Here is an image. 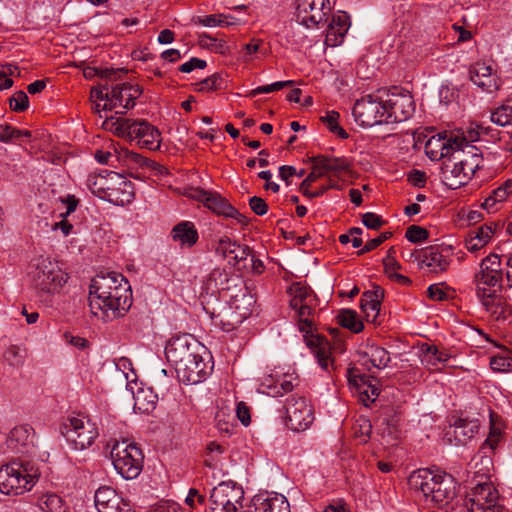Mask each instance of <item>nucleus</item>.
<instances>
[{"mask_svg": "<svg viewBox=\"0 0 512 512\" xmlns=\"http://www.w3.org/2000/svg\"><path fill=\"white\" fill-rule=\"evenodd\" d=\"M365 355L368 357L370 363L378 369L385 368L390 362L388 351L379 346L370 347L365 352Z\"/></svg>", "mask_w": 512, "mask_h": 512, "instance_id": "obj_43", "label": "nucleus"}, {"mask_svg": "<svg viewBox=\"0 0 512 512\" xmlns=\"http://www.w3.org/2000/svg\"><path fill=\"white\" fill-rule=\"evenodd\" d=\"M410 489L422 493L427 503L442 508L456 497V483L451 475L434 474L428 469L414 471L408 478Z\"/></svg>", "mask_w": 512, "mask_h": 512, "instance_id": "obj_4", "label": "nucleus"}, {"mask_svg": "<svg viewBox=\"0 0 512 512\" xmlns=\"http://www.w3.org/2000/svg\"><path fill=\"white\" fill-rule=\"evenodd\" d=\"M352 114L355 121L362 127L386 123L383 98L376 95H367L357 100Z\"/></svg>", "mask_w": 512, "mask_h": 512, "instance_id": "obj_13", "label": "nucleus"}, {"mask_svg": "<svg viewBox=\"0 0 512 512\" xmlns=\"http://www.w3.org/2000/svg\"><path fill=\"white\" fill-rule=\"evenodd\" d=\"M134 409L142 412L149 413L155 408L157 395L151 389L139 388L133 393Z\"/></svg>", "mask_w": 512, "mask_h": 512, "instance_id": "obj_37", "label": "nucleus"}, {"mask_svg": "<svg viewBox=\"0 0 512 512\" xmlns=\"http://www.w3.org/2000/svg\"><path fill=\"white\" fill-rule=\"evenodd\" d=\"M291 295L290 306L295 308L302 304L313 303L315 301V295L311 288L302 283H294L289 288Z\"/></svg>", "mask_w": 512, "mask_h": 512, "instance_id": "obj_36", "label": "nucleus"}, {"mask_svg": "<svg viewBox=\"0 0 512 512\" xmlns=\"http://www.w3.org/2000/svg\"><path fill=\"white\" fill-rule=\"evenodd\" d=\"M118 494L117 492L108 486L100 487L95 492V507L97 508L98 512H100L104 507H107L108 503H112L115 501H118Z\"/></svg>", "mask_w": 512, "mask_h": 512, "instance_id": "obj_44", "label": "nucleus"}, {"mask_svg": "<svg viewBox=\"0 0 512 512\" xmlns=\"http://www.w3.org/2000/svg\"><path fill=\"white\" fill-rule=\"evenodd\" d=\"M417 259L421 267H427L431 272L445 271L450 264L449 259L441 253L437 246L426 247L421 251Z\"/></svg>", "mask_w": 512, "mask_h": 512, "instance_id": "obj_28", "label": "nucleus"}, {"mask_svg": "<svg viewBox=\"0 0 512 512\" xmlns=\"http://www.w3.org/2000/svg\"><path fill=\"white\" fill-rule=\"evenodd\" d=\"M461 144L459 137L449 138L434 135L425 144V153L431 160L449 157L454 149Z\"/></svg>", "mask_w": 512, "mask_h": 512, "instance_id": "obj_22", "label": "nucleus"}, {"mask_svg": "<svg viewBox=\"0 0 512 512\" xmlns=\"http://www.w3.org/2000/svg\"><path fill=\"white\" fill-rule=\"evenodd\" d=\"M467 512H508L491 481H477L463 500Z\"/></svg>", "mask_w": 512, "mask_h": 512, "instance_id": "obj_8", "label": "nucleus"}, {"mask_svg": "<svg viewBox=\"0 0 512 512\" xmlns=\"http://www.w3.org/2000/svg\"><path fill=\"white\" fill-rule=\"evenodd\" d=\"M272 378L262 382L259 391L267 393L271 396H282L284 393L290 392L298 384V377L294 374H285L281 379L273 383Z\"/></svg>", "mask_w": 512, "mask_h": 512, "instance_id": "obj_30", "label": "nucleus"}, {"mask_svg": "<svg viewBox=\"0 0 512 512\" xmlns=\"http://www.w3.org/2000/svg\"><path fill=\"white\" fill-rule=\"evenodd\" d=\"M221 81H222V79H221L220 75L214 74V75L202 80L201 82H199L197 84V86H198L197 90L200 92L215 90V89L219 88Z\"/></svg>", "mask_w": 512, "mask_h": 512, "instance_id": "obj_64", "label": "nucleus"}, {"mask_svg": "<svg viewBox=\"0 0 512 512\" xmlns=\"http://www.w3.org/2000/svg\"><path fill=\"white\" fill-rule=\"evenodd\" d=\"M34 430L29 425H19L14 427L7 438V445L16 452H23L33 443Z\"/></svg>", "mask_w": 512, "mask_h": 512, "instance_id": "obj_31", "label": "nucleus"}, {"mask_svg": "<svg viewBox=\"0 0 512 512\" xmlns=\"http://www.w3.org/2000/svg\"><path fill=\"white\" fill-rule=\"evenodd\" d=\"M362 223L369 229L378 230L385 222L377 214L367 212L362 215Z\"/></svg>", "mask_w": 512, "mask_h": 512, "instance_id": "obj_63", "label": "nucleus"}, {"mask_svg": "<svg viewBox=\"0 0 512 512\" xmlns=\"http://www.w3.org/2000/svg\"><path fill=\"white\" fill-rule=\"evenodd\" d=\"M338 323L344 327L349 329L354 333H359L363 330V324L358 319L356 312L352 310H342L338 315Z\"/></svg>", "mask_w": 512, "mask_h": 512, "instance_id": "obj_41", "label": "nucleus"}, {"mask_svg": "<svg viewBox=\"0 0 512 512\" xmlns=\"http://www.w3.org/2000/svg\"><path fill=\"white\" fill-rule=\"evenodd\" d=\"M143 90L137 84L122 83L114 86L111 90L110 100L103 104V110L121 108L117 114H124L127 109L135 106V100L140 97Z\"/></svg>", "mask_w": 512, "mask_h": 512, "instance_id": "obj_18", "label": "nucleus"}, {"mask_svg": "<svg viewBox=\"0 0 512 512\" xmlns=\"http://www.w3.org/2000/svg\"><path fill=\"white\" fill-rule=\"evenodd\" d=\"M490 367L495 372L512 371V356L509 352L504 351L490 359Z\"/></svg>", "mask_w": 512, "mask_h": 512, "instance_id": "obj_49", "label": "nucleus"}, {"mask_svg": "<svg viewBox=\"0 0 512 512\" xmlns=\"http://www.w3.org/2000/svg\"><path fill=\"white\" fill-rule=\"evenodd\" d=\"M252 253L253 251L248 246L236 244L229 262H233V265L238 266V269H247L249 267L248 259Z\"/></svg>", "mask_w": 512, "mask_h": 512, "instance_id": "obj_47", "label": "nucleus"}, {"mask_svg": "<svg viewBox=\"0 0 512 512\" xmlns=\"http://www.w3.org/2000/svg\"><path fill=\"white\" fill-rule=\"evenodd\" d=\"M286 425L293 431H304L313 423L311 405L303 396H292L286 402Z\"/></svg>", "mask_w": 512, "mask_h": 512, "instance_id": "obj_14", "label": "nucleus"}, {"mask_svg": "<svg viewBox=\"0 0 512 512\" xmlns=\"http://www.w3.org/2000/svg\"><path fill=\"white\" fill-rule=\"evenodd\" d=\"M37 505L43 512H66V506L62 498L54 493H46L40 496Z\"/></svg>", "mask_w": 512, "mask_h": 512, "instance_id": "obj_38", "label": "nucleus"}, {"mask_svg": "<svg viewBox=\"0 0 512 512\" xmlns=\"http://www.w3.org/2000/svg\"><path fill=\"white\" fill-rule=\"evenodd\" d=\"M438 347L435 345H426V348L422 350V363L428 367L436 368L439 361L437 357Z\"/></svg>", "mask_w": 512, "mask_h": 512, "instance_id": "obj_58", "label": "nucleus"}, {"mask_svg": "<svg viewBox=\"0 0 512 512\" xmlns=\"http://www.w3.org/2000/svg\"><path fill=\"white\" fill-rule=\"evenodd\" d=\"M390 232L381 233L378 237L369 240L365 246L357 252L358 255H363L364 253L370 252L380 246L384 241L391 237Z\"/></svg>", "mask_w": 512, "mask_h": 512, "instance_id": "obj_61", "label": "nucleus"}, {"mask_svg": "<svg viewBox=\"0 0 512 512\" xmlns=\"http://www.w3.org/2000/svg\"><path fill=\"white\" fill-rule=\"evenodd\" d=\"M349 383L356 389L359 400L366 406H370L379 396L380 389L372 383L366 375H350Z\"/></svg>", "mask_w": 512, "mask_h": 512, "instance_id": "obj_26", "label": "nucleus"}, {"mask_svg": "<svg viewBox=\"0 0 512 512\" xmlns=\"http://www.w3.org/2000/svg\"><path fill=\"white\" fill-rule=\"evenodd\" d=\"M117 153L118 159L122 160L127 166L146 167V165L149 163V159L136 152L129 151L126 148H121Z\"/></svg>", "mask_w": 512, "mask_h": 512, "instance_id": "obj_48", "label": "nucleus"}, {"mask_svg": "<svg viewBox=\"0 0 512 512\" xmlns=\"http://www.w3.org/2000/svg\"><path fill=\"white\" fill-rule=\"evenodd\" d=\"M349 27V16L346 13L333 15L326 31L325 44L329 47L341 45Z\"/></svg>", "mask_w": 512, "mask_h": 512, "instance_id": "obj_25", "label": "nucleus"}, {"mask_svg": "<svg viewBox=\"0 0 512 512\" xmlns=\"http://www.w3.org/2000/svg\"><path fill=\"white\" fill-rule=\"evenodd\" d=\"M452 419L453 422L445 432V438L449 443L466 445L479 431L480 423L477 418L461 414Z\"/></svg>", "mask_w": 512, "mask_h": 512, "instance_id": "obj_19", "label": "nucleus"}, {"mask_svg": "<svg viewBox=\"0 0 512 512\" xmlns=\"http://www.w3.org/2000/svg\"><path fill=\"white\" fill-rule=\"evenodd\" d=\"M21 132L19 129L15 127L5 124L0 125V141L4 143H8L12 139L20 138Z\"/></svg>", "mask_w": 512, "mask_h": 512, "instance_id": "obj_62", "label": "nucleus"}, {"mask_svg": "<svg viewBox=\"0 0 512 512\" xmlns=\"http://www.w3.org/2000/svg\"><path fill=\"white\" fill-rule=\"evenodd\" d=\"M10 109L15 112H23L29 106V98L24 91H17L9 99Z\"/></svg>", "mask_w": 512, "mask_h": 512, "instance_id": "obj_54", "label": "nucleus"}, {"mask_svg": "<svg viewBox=\"0 0 512 512\" xmlns=\"http://www.w3.org/2000/svg\"><path fill=\"white\" fill-rule=\"evenodd\" d=\"M40 478V471L31 460L14 459L0 467V492L19 496L32 490Z\"/></svg>", "mask_w": 512, "mask_h": 512, "instance_id": "obj_5", "label": "nucleus"}, {"mask_svg": "<svg viewBox=\"0 0 512 512\" xmlns=\"http://www.w3.org/2000/svg\"><path fill=\"white\" fill-rule=\"evenodd\" d=\"M236 244L228 237L220 238L216 246V253L230 260Z\"/></svg>", "mask_w": 512, "mask_h": 512, "instance_id": "obj_60", "label": "nucleus"}, {"mask_svg": "<svg viewBox=\"0 0 512 512\" xmlns=\"http://www.w3.org/2000/svg\"><path fill=\"white\" fill-rule=\"evenodd\" d=\"M103 180V177L89 178L88 186L91 192L100 198L115 196V189H112L111 187H104L101 183Z\"/></svg>", "mask_w": 512, "mask_h": 512, "instance_id": "obj_53", "label": "nucleus"}, {"mask_svg": "<svg viewBox=\"0 0 512 512\" xmlns=\"http://www.w3.org/2000/svg\"><path fill=\"white\" fill-rule=\"evenodd\" d=\"M118 177L119 187L115 189V196H111L110 198H115L116 201H120L122 204L124 202H130L134 198V187L131 181L123 179L119 174L113 173Z\"/></svg>", "mask_w": 512, "mask_h": 512, "instance_id": "obj_46", "label": "nucleus"}, {"mask_svg": "<svg viewBox=\"0 0 512 512\" xmlns=\"http://www.w3.org/2000/svg\"><path fill=\"white\" fill-rule=\"evenodd\" d=\"M132 301L128 280L120 273L109 272L97 275L90 285L89 306L97 317H113L126 312Z\"/></svg>", "mask_w": 512, "mask_h": 512, "instance_id": "obj_1", "label": "nucleus"}, {"mask_svg": "<svg viewBox=\"0 0 512 512\" xmlns=\"http://www.w3.org/2000/svg\"><path fill=\"white\" fill-rule=\"evenodd\" d=\"M502 280L501 258L492 253L481 261L480 269L474 277V283L478 299L485 310L496 320L505 319L507 314V303L497 290V287H501Z\"/></svg>", "mask_w": 512, "mask_h": 512, "instance_id": "obj_3", "label": "nucleus"}, {"mask_svg": "<svg viewBox=\"0 0 512 512\" xmlns=\"http://www.w3.org/2000/svg\"><path fill=\"white\" fill-rule=\"evenodd\" d=\"M62 434L72 449L84 450L93 444L98 430L86 417H72L64 424Z\"/></svg>", "mask_w": 512, "mask_h": 512, "instance_id": "obj_11", "label": "nucleus"}, {"mask_svg": "<svg viewBox=\"0 0 512 512\" xmlns=\"http://www.w3.org/2000/svg\"><path fill=\"white\" fill-rule=\"evenodd\" d=\"M313 303H306L296 306L294 309L297 310L299 329L300 331H313L315 325L314 321V310L312 308Z\"/></svg>", "mask_w": 512, "mask_h": 512, "instance_id": "obj_39", "label": "nucleus"}, {"mask_svg": "<svg viewBox=\"0 0 512 512\" xmlns=\"http://www.w3.org/2000/svg\"><path fill=\"white\" fill-rule=\"evenodd\" d=\"M126 139L136 141L142 148L157 150L161 143V133L146 120L130 119Z\"/></svg>", "mask_w": 512, "mask_h": 512, "instance_id": "obj_17", "label": "nucleus"}, {"mask_svg": "<svg viewBox=\"0 0 512 512\" xmlns=\"http://www.w3.org/2000/svg\"><path fill=\"white\" fill-rule=\"evenodd\" d=\"M252 305V296L246 292L236 294L229 300V306L222 312L211 314V319L216 327L229 332L236 329L249 315Z\"/></svg>", "mask_w": 512, "mask_h": 512, "instance_id": "obj_9", "label": "nucleus"}, {"mask_svg": "<svg viewBox=\"0 0 512 512\" xmlns=\"http://www.w3.org/2000/svg\"><path fill=\"white\" fill-rule=\"evenodd\" d=\"M329 0H297V17L307 28L317 27L331 12Z\"/></svg>", "mask_w": 512, "mask_h": 512, "instance_id": "obj_16", "label": "nucleus"}, {"mask_svg": "<svg viewBox=\"0 0 512 512\" xmlns=\"http://www.w3.org/2000/svg\"><path fill=\"white\" fill-rule=\"evenodd\" d=\"M28 275L39 295L55 293L66 282L59 266L49 259L39 258L30 266Z\"/></svg>", "mask_w": 512, "mask_h": 512, "instance_id": "obj_7", "label": "nucleus"}, {"mask_svg": "<svg viewBox=\"0 0 512 512\" xmlns=\"http://www.w3.org/2000/svg\"><path fill=\"white\" fill-rule=\"evenodd\" d=\"M263 40L253 38L249 43L243 45L242 53L244 62H251L254 60V55L257 53L265 54L266 50L263 48Z\"/></svg>", "mask_w": 512, "mask_h": 512, "instance_id": "obj_52", "label": "nucleus"}, {"mask_svg": "<svg viewBox=\"0 0 512 512\" xmlns=\"http://www.w3.org/2000/svg\"><path fill=\"white\" fill-rule=\"evenodd\" d=\"M441 178L448 188L457 189L466 184L471 177L465 172L462 165L456 164V161L449 156L443 163Z\"/></svg>", "mask_w": 512, "mask_h": 512, "instance_id": "obj_24", "label": "nucleus"}, {"mask_svg": "<svg viewBox=\"0 0 512 512\" xmlns=\"http://www.w3.org/2000/svg\"><path fill=\"white\" fill-rule=\"evenodd\" d=\"M316 157L318 159V163H320V167L322 168L325 177L332 176L339 178L342 173L351 171L352 164L347 158H337L323 155Z\"/></svg>", "mask_w": 512, "mask_h": 512, "instance_id": "obj_32", "label": "nucleus"}, {"mask_svg": "<svg viewBox=\"0 0 512 512\" xmlns=\"http://www.w3.org/2000/svg\"><path fill=\"white\" fill-rule=\"evenodd\" d=\"M110 457L115 470L125 479H134L142 471L144 455L135 443L114 441Z\"/></svg>", "mask_w": 512, "mask_h": 512, "instance_id": "obj_6", "label": "nucleus"}, {"mask_svg": "<svg viewBox=\"0 0 512 512\" xmlns=\"http://www.w3.org/2000/svg\"><path fill=\"white\" fill-rule=\"evenodd\" d=\"M470 80L484 92L492 93L499 88L497 76L484 63H476L469 69Z\"/></svg>", "mask_w": 512, "mask_h": 512, "instance_id": "obj_23", "label": "nucleus"}, {"mask_svg": "<svg viewBox=\"0 0 512 512\" xmlns=\"http://www.w3.org/2000/svg\"><path fill=\"white\" fill-rule=\"evenodd\" d=\"M206 348L192 335L183 334L172 338L165 347L167 360L175 367L180 381L197 384L208 375Z\"/></svg>", "mask_w": 512, "mask_h": 512, "instance_id": "obj_2", "label": "nucleus"}, {"mask_svg": "<svg viewBox=\"0 0 512 512\" xmlns=\"http://www.w3.org/2000/svg\"><path fill=\"white\" fill-rule=\"evenodd\" d=\"M111 91H109V87L107 85H101L98 87H93L90 92V98L93 102V109L96 113H99L103 110V105H101L98 101H104V103H108L110 100Z\"/></svg>", "mask_w": 512, "mask_h": 512, "instance_id": "obj_50", "label": "nucleus"}, {"mask_svg": "<svg viewBox=\"0 0 512 512\" xmlns=\"http://www.w3.org/2000/svg\"><path fill=\"white\" fill-rule=\"evenodd\" d=\"M173 239L181 245L193 246L198 240V233L191 222L184 221L177 224L172 230Z\"/></svg>", "mask_w": 512, "mask_h": 512, "instance_id": "obj_34", "label": "nucleus"}, {"mask_svg": "<svg viewBox=\"0 0 512 512\" xmlns=\"http://www.w3.org/2000/svg\"><path fill=\"white\" fill-rule=\"evenodd\" d=\"M383 105L386 124L406 121L415 111V103L410 92L397 87L386 93Z\"/></svg>", "mask_w": 512, "mask_h": 512, "instance_id": "obj_10", "label": "nucleus"}, {"mask_svg": "<svg viewBox=\"0 0 512 512\" xmlns=\"http://www.w3.org/2000/svg\"><path fill=\"white\" fill-rule=\"evenodd\" d=\"M339 117L338 112L330 111L326 116L321 117V120L332 133L338 135L341 139H347L348 133L338 124Z\"/></svg>", "mask_w": 512, "mask_h": 512, "instance_id": "obj_51", "label": "nucleus"}, {"mask_svg": "<svg viewBox=\"0 0 512 512\" xmlns=\"http://www.w3.org/2000/svg\"><path fill=\"white\" fill-rule=\"evenodd\" d=\"M475 468V478L477 481H490L491 472L493 471V461L491 453H481L478 451L477 455L472 459Z\"/></svg>", "mask_w": 512, "mask_h": 512, "instance_id": "obj_35", "label": "nucleus"}, {"mask_svg": "<svg viewBox=\"0 0 512 512\" xmlns=\"http://www.w3.org/2000/svg\"><path fill=\"white\" fill-rule=\"evenodd\" d=\"M461 144L455 148L451 157L456 164L462 165L470 177L483 165V157L480 150L469 143L465 138H460Z\"/></svg>", "mask_w": 512, "mask_h": 512, "instance_id": "obj_20", "label": "nucleus"}, {"mask_svg": "<svg viewBox=\"0 0 512 512\" xmlns=\"http://www.w3.org/2000/svg\"><path fill=\"white\" fill-rule=\"evenodd\" d=\"M239 278L230 274L225 269L215 268L207 276L203 289L207 294L216 295L237 287Z\"/></svg>", "mask_w": 512, "mask_h": 512, "instance_id": "obj_21", "label": "nucleus"}, {"mask_svg": "<svg viewBox=\"0 0 512 512\" xmlns=\"http://www.w3.org/2000/svg\"><path fill=\"white\" fill-rule=\"evenodd\" d=\"M302 332L305 333L304 334L305 342H306L307 346L313 350L315 357L317 358V361H318L319 365L321 366V368L324 370H328L329 365L331 364V361H330L331 353H330L328 341L319 335H314L312 333V331L311 332L302 331Z\"/></svg>", "mask_w": 512, "mask_h": 512, "instance_id": "obj_27", "label": "nucleus"}, {"mask_svg": "<svg viewBox=\"0 0 512 512\" xmlns=\"http://www.w3.org/2000/svg\"><path fill=\"white\" fill-rule=\"evenodd\" d=\"M193 199L202 202L205 207L210 209L217 215L236 219L239 223L247 224L246 216L242 215L234 208L225 198L215 192L203 190L201 188L194 189L190 195Z\"/></svg>", "mask_w": 512, "mask_h": 512, "instance_id": "obj_15", "label": "nucleus"}, {"mask_svg": "<svg viewBox=\"0 0 512 512\" xmlns=\"http://www.w3.org/2000/svg\"><path fill=\"white\" fill-rule=\"evenodd\" d=\"M491 121L497 125L505 126L512 123V98L491 113Z\"/></svg>", "mask_w": 512, "mask_h": 512, "instance_id": "obj_40", "label": "nucleus"}, {"mask_svg": "<svg viewBox=\"0 0 512 512\" xmlns=\"http://www.w3.org/2000/svg\"><path fill=\"white\" fill-rule=\"evenodd\" d=\"M244 491L232 481L222 482L211 491V512H243Z\"/></svg>", "mask_w": 512, "mask_h": 512, "instance_id": "obj_12", "label": "nucleus"}, {"mask_svg": "<svg viewBox=\"0 0 512 512\" xmlns=\"http://www.w3.org/2000/svg\"><path fill=\"white\" fill-rule=\"evenodd\" d=\"M292 84H293L292 80H287V81H278V82L272 83L270 85L259 86V87L255 88V89L251 90L248 93V96L249 97H255V96L259 95V94L271 93V92H274V91L281 90L284 87L291 86Z\"/></svg>", "mask_w": 512, "mask_h": 512, "instance_id": "obj_55", "label": "nucleus"}, {"mask_svg": "<svg viewBox=\"0 0 512 512\" xmlns=\"http://www.w3.org/2000/svg\"><path fill=\"white\" fill-rule=\"evenodd\" d=\"M225 452V447L216 443L210 442L207 445V452L205 458V465L210 469H217L221 465V456Z\"/></svg>", "mask_w": 512, "mask_h": 512, "instance_id": "obj_45", "label": "nucleus"}, {"mask_svg": "<svg viewBox=\"0 0 512 512\" xmlns=\"http://www.w3.org/2000/svg\"><path fill=\"white\" fill-rule=\"evenodd\" d=\"M129 123V118L111 117L104 120L102 127L105 130L110 131L115 135L126 139Z\"/></svg>", "mask_w": 512, "mask_h": 512, "instance_id": "obj_42", "label": "nucleus"}, {"mask_svg": "<svg viewBox=\"0 0 512 512\" xmlns=\"http://www.w3.org/2000/svg\"><path fill=\"white\" fill-rule=\"evenodd\" d=\"M383 297L384 291L380 287L362 294L360 306L367 321L377 322Z\"/></svg>", "mask_w": 512, "mask_h": 512, "instance_id": "obj_29", "label": "nucleus"}, {"mask_svg": "<svg viewBox=\"0 0 512 512\" xmlns=\"http://www.w3.org/2000/svg\"><path fill=\"white\" fill-rule=\"evenodd\" d=\"M497 228L498 224L491 222L489 224H484L478 228H475L470 233L476 235L478 238H481L484 243L488 244L495 234Z\"/></svg>", "mask_w": 512, "mask_h": 512, "instance_id": "obj_56", "label": "nucleus"}, {"mask_svg": "<svg viewBox=\"0 0 512 512\" xmlns=\"http://www.w3.org/2000/svg\"><path fill=\"white\" fill-rule=\"evenodd\" d=\"M5 361L13 367H19L24 362V355L17 346H10L4 353Z\"/></svg>", "mask_w": 512, "mask_h": 512, "instance_id": "obj_57", "label": "nucleus"}, {"mask_svg": "<svg viewBox=\"0 0 512 512\" xmlns=\"http://www.w3.org/2000/svg\"><path fill=\"white\" fill-rule=\"evenodd\" d=\"M253 507V511L250 512H291L288 500L280 494H274L262 500L257 499Z\"/></svg>", "mask_w": 512, "mask_h": 512, "instance_id": "obj_33", "label": "nucleus"}, {"mask_svg": "<svg viewBox=\"0 0 512 512\" xmlns=\"http://www.w3.org/2000/svg\"><path fill=\"white\" fill-rule=\"evenodd\" d=\"M429 236L428 231L417 225H411L408 227L405 233V237L412 243H420L425 241Z\"/></svg>", "mask_w": 512, "mask_h": 512, "instance_id": "obj_59", "label": "nucleus"}]
</instances>
